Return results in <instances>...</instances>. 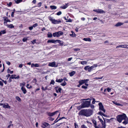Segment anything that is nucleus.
Returning <instances> with one entry per match:
<instances>
[{
    "label": "nucleus",
    "instance_id": "1",
    "mask_svg": "<svg viewBox=\"0 0 128 128\" xmlns=\"http://www.w3.org/2000/svg\"><path fill=\"white\" fill-rule=\"evenodd\" d=\"M93 111L90 109H83L80 111L78 114L80 116H84L86 117L90 116L92 114Z\"/></svg>",
    "mask_w": 128,
    "mask_h": 128
},
{
    "label": "nucleus",
    "instance_id": "2",
    "mask_svg": "<svg viewBox=\"0 0 128 128\" xmlns=\"http://www.w3.org/2000/svg\"><path fill=\"white\" fill-rule=\"evenodd\" d=\"M128 118H127L125 114L123 113H121L120 114V122L122 120H124V121L122 122V123L126 125L128 123Z\"/></svg>",
    "mask_w": 128,
    "mask_h": 128
},
{
    "label": "nucleus",
    "instance_id": "3",
    "mask_svg": "<svg viewBox=\"0 0 128 128\" xmlns=\"http://www.w3.org/2000/svg\"><path fill=\"white\" fill-rule=\"evenodd\" d=\"M90 100L84 101L83 103L82 104L84 108H88L90 107V105L91 99L88 98L84 100Z\"/></svg>",
    "mask_w": 128,
    "mask_h": 128
},
{
    "label": "nucleus",
    "instance_id": "4",
    "mask_svg": "<svg viewBox=\"0 0 128 128\" xmlns=\"http://www.w3.org/2000/svg\"><path fill=\"white\" fill-rule=\"evenodd\" d=\"M91 120L92 123L94 124V127L95 128H102L100 121H98L97 122L96 120L94 119H92Z\"/></svg>",
    "mask_w": 128,
    "mask_h": 128
},
{
    "label": "nucleus",
    "instance_id": "5",
    "mask_svg": "<svg viewBox=\"0 0 128 128\" xmlns=\"http://www.w3.org/2000/svg\"><path fill=\"white\" fill-rule=\"evenodd\" d=\"M48 19L50 20L52 24H58L61 22V20H55L53 19L51 16H48Z\"/></svg>",
    "mask_w": 128,
    "mask_h": 128
},
{
    "label": "nucleus",
    "instance_id": "6",
    "mask_svg": "<svg viewBox=\"0 0 128 128\" xmlns=\"http://www.w3.org/2000/svg\"><path fill=\"white\" fill-rule=\"evenodd\" d=\"M63 32L61 31H59L57 32H54L53 34V36L54 37H56L57 38L59 37L60 36L63 35Z\"/></svg>",
    "mask_w": 128,
    "mask_h": 128
},
{
    "label": "nucleus",
    "instance_id": "7",
    "mask_svg": "<svg viewBox=\"0 0 128 128\" xmlns=\"http://www.w3.org/2000/svg\"><path fill=\"white\" fill-rule=\"evenodd\" d=\"M16 76L15 74H12V75L11 76H10L8 80V82H11L12 81V79H13L14 78L15 79H19L20 78V76L19 75L17 76L16 77H15V76Z\"/></svg>",
    "mask_w": 128,
    "mask_h": 128
},
{
    "label": "nucleus",
    "instance_id": "8",
    "mask_svg": "<svg viewBox=\"0 0 128 128\" xmlns=\"http://www.w3.org/2000/svg\"><path fill=\"white\" fill-rule=\"evenodd\" d=\"M60 63H57L56 64V62L54 61L52 62H50L48 64V66L52 67H57L58 66V64Z\"/></svg>",
    "mask_w": 128,
    "mask_h": 128
},
{
    "label": "nucleus",
    "instance_id": "9",
    "mask_svg": "<svg viewBox=\"0 0 128 128\" xmlns=\"http://www.w3.org/2000/svg\"><path fill=\"white\" fill-rule=\"evenodd\" d=\"M98 105L99 106V110H100L102 111L104 113L105 112L106 110L104 108V106L102 103L100 102L98 103Z\"/></svg>",
    "mask_w": 128,
    "mask_h": 128
},
{
    "label": "nucleus",
    "instance_id": "10",
    "mask_svg": "<svg viewBox=\"0 0 128 128\" xmlns=\"http://www.w3.org/2000/svg\"><path fill=\"white\" fill-rule=\"evenodd\" d=\"M98 118L99 120L102 124V126H101L102 127V128H105L106 126L105 122L104 121V122L102 119L100 118L99 116H98Z\"/></svg>",
    "mask_w": 128,
    "mask_h": 128
},
{
    "label": "nucleus",
    "instance_id": "11",
    "mask_svg": "<svg viewBox=\"0 0 128 128\" xmlns=\"http://www.w3.org/2000/svg\"><path fill=\"white\" fill-rule=\"evenodd\" d=\"M93 11L98 14H104L105 13V12L102 9H98L94 10Z\"/></svg>",
    "mask_w": 128,
    "mask_h": 128
},
{
    "label": "nucleus",
    "instance_id": "12",
    "mask_svg": "<svg viewBox=\"0 0 128 128\" xmlns=\"http://www.w3.org/2000/svg\"><path fill=\"white\" fill-rule=\"evenodd\" d=\"M58 112V111H55L53 112H48L47 113V114L48 116H52L54 115H55Z\"/></svg>",
    "mask_w": 128,
    "mask_h": 128
},
{
    "label": "nucleus",
    "instance_id": "13",
    "mask_svg": "<svg viewBox=\"0 0 128 128\" xmlns=\"http://www.w3.org/2000/svg\"><path fill=\"white\" fill-rule=\"evenodd\" d=\"M78 82L79 83V84L78 85H77V86L78 88L80 87L81 85L84 84L83 80H79Z\"/></svg>",
    "mask_w": 128,
    "mask_h": 128
},
{
    "label": "nucleus",
    "instance_id": "14",
    "mask_svg": "<svg viewBox=\"0 0 128 128\" xmlns=\"http://www.w3.org/2000/svg\"><path fill=\"white\" fill-rule=\"evenodd\" d=\"M56 42H58L60 44L58 45V46H62L64 45V42L60 40H56Z\"/></svg>",
    "mask_w": 128,
    "mask_h": 128
},
{
    "label": "nucleus",
    "instance_id": "15",
    "mask_svg": "<svg viewBox=\"0 0 128 128\" xmlns=\"http://www.w3.org/2000/svg\"><path fill=\"white\" fill-rule=\"evenodd\" d=\"M4 23H7L8 22H11L10 20H9L8 17H4Z\"/></svg>",
    "mask_w": 128,
    "mask_h": 128
},
{
    "label": "nucleus",
    "instance_id": "16",
    "mask_svg": "<svg viewBox=\"0 0 128 128\" xmlns=\"http://www.w3.org/2000/svg\"><path fill=\"white\" fill-rule=\"evenodd\" d=\"M56 40H48L47 42V43H56Z\"/></svg>",
    "mask_w": 128,
    "mask_h": 128
},
{
    "label": "nucleus",
    "instance_id": "17",
    "mask_svg": "<svg viewBox=\"0 0 128 128\" xmlns=\"http://www.w3.org/2000/svg\"><path fill=\"white\" fill-rule=\"evenodd\" d=\"M3 108H10V106H9L8 103H6V104H4L3 106Z\"/></svg>",
    "mask_w": 128,
    "mask_h": 128
},
{
    "label": "nucleus",
    "instance_id": "18",
    "mask_svg": "<svg viewBox=\"0 0 128 128\" xmlns=\"http://www.w3.org/2000/svg\"><path fill=\"white\" fill-rule=\"evenodd\" d=\"M21 90L23 92V93L25 94L27 92V91L26 90L25 88L23 86H22L21 88Z\"/></svg>",
    "mask_w": 128,
    "mask_h": 128
},
{
    "label": "nucleus",
    "instance_id": "19",
    "mask_svg": "<svg viewBox=\"0 0 128 128\" xmlns=\"http://www.w3.org/2000/svg\"><path fill=\"white\" fill-rule=\"evenodd\" d=\"M75 73L76 72L75 71H72L69 73V74L70 76H73Z\"/></svg>",
    "mask_w": 128,
    "mask_h": 128
},
{
    "label": "nucleus",
    "instance_id": "20",
    "mask_svg": "<svg viewBox=\"0 0 128 128\" xmlns=\"http://www.w3.org/2000/svg\"><path fill=\"white\" fill-rule=\"evenodd\" d=\"M84 108V107L83 106H82V104L80 105L77 106V108L78 110H80L82 109V108Z\"/></svg>",
    "mask_w": 128,
    "mask_h": 128
},
{
    "label": "nucleus",
    "instance_id": "21",
    "mask_svg": "<svg viewBox=\"0 0 128 128\" xmlns=\"http://www.w3.org/2000/svg\"><path fill=\"white\" fill-rule=\"evenodd\" d=\"M47 35L48 37V38H51L53 36V34H52L50 32H48Z\"/></svg>",
    "mask_w": 128,
    "mask_h": 128
},
{
    "label": "nucleus",
    "instance_id": "22",
    "mask_svg": "<svg viewBox=\"0 0 128 128\" xmlns=\"http://www.w3.org/2000/svg\"><path fill=\"white\" fill-rule=\"evenodd\" d=\"M83 40L86 41H88V42H90L91 41V39L90 38H84L83 39Z\"/></svg>",
    "mask_w": 128,
    "mask_h": 128
},
{
    "label": "nucleus",
    "instance_id": "23",
    "mask_svg": "<svg viewBox=\"0 0 128 128\" xmlns=\"http://www.w3.org/2000/svg\"><path fill=\"white\" fill-rule=\"evenodd\" d=\"M63 80L62 78L61 79H59L58 80L57 79L56 80V82H58L60 83L62 82L63 81Z\"/></svg>",
    "mask_w": 128,
    "mask_h": 128
},
{
    "label": "nucleus",
    "instance_id": "24",
    "mask_svg": "<svg viewBox=\"0 0 128 128\" xmlns=\"http://www.w3.org/2000/svg\"><path fill=\"white\" fill-rule=\"evenodd\" d=\"M71 32H72V34H70V36H71V37H75L76 36V34H75L74 33V32H73L72 31Z\"/></svg>",
    "mask_w": 128,
    "mask_h": 128
},
{
    "label": "nucleus",
    "instance_id": "25",
    "mask_svg": "<svg viewBox=\"0 0 128 128\" xmlns=\"http://www.w3.org/2000/svg\"><path fill=\"white\" fill-rule=\"evenodd\" d=\"M7 26L8 28H14V26L12 24H10V25H7Z\"/></svg>",
    "mask_w": 128,
    "mask_h": 128
},
{
    "label": "nucleus",
    "instance_id": "26",
    "mask_svg": "<svg viewBox=\"0 0 128 128\" xmlns=\"http://www.w3.org/2000/svg\"><path fill=\"white\" fill-rule=\"evenodd\" d=\"M15 1V2L17 4H18L20 3L21 2L22 0H14Z\"/></svg>",
    "mask_w": 128,
    "mask_h": 128
},
{
    "label": "nucleus",
    "instance_id": "27",
    "mask_svg": "<svg viewBox=\"0 0 128 128\" xmlns=\"http://www.w3.org/2000/svg\"><path fill=\"white\" fill-rule=\"evenodd\" d=\"M68 6H67V4H66L65 5H64V6L60 7V8L64 9H65Z\"/></svg>",
    "mask_w": 128,
    "mask_h": 128
},
{
    "label": "nucleus",
    "instance_id": "28",
    "mask_svg": "<svg viewBox=\"0 0 128 128\" xmlns=\"http://www.w3.org/2000/svg\"><path fill=\"white\" fill-rule=\"evenodd\" d=\"M50 7L52 10H55L57 8L56 6H51Z\"/></svg>",
    "mask_w": 128,
    "mask_h": 128
},
{
    "label": "nucleus",
    "instance_id": "29",
    "mask_svg": "<svg viewBox=\"0 0 128 128\" xmlns=\"http://www.w3.org/2000/svg\"><path fill=\"white\" fill-rule=\"evenodd\" d=\"M118 121L120 123V114H119L116 117Z\"/></svg>",
    "mask_w": 128,
    "mask_h": 128
},
{
    "label": "nucleus",
    "instance_id": "30",
    "mask_svg": "<svg viewBox=\"0 0 128 128\" xmlns=\"http://www.w3.org/2000/svg\"><path fill=\"white\" fill-rule=\"evenodd\" d=\"M14 72L13 71H10V70L9 69V68H8V73H10V74H12Z\"/></svg>",
    "mask_w": 128,
    "mask_h": 128
},
{
    "label": "nucleus",
    "instance_id": "31",
    "mask_svg": "<svg viewBox=\"0 0 128 128\" xmlns=\"http://www.w3.org/2000/svg\"><path fill=\"white\" fill-rule=\"evenodd\" d=\"M66 83L65 81H64V82H63L60 84V85L62 86H65L66 84Z\"/></svg>",
    "mask_w": 128,
    "mask_h": 128
},
{
    "label": "nucleus",
    "instance_id": "32",
    "mask_svg": "<svg viewBox=\"0 0 128 128\" xmlns=\"http://www.w3.org/2000/svg\"><path fill=\"white\" fill-rule=\"evenodd\" d=\"M28 37L24 38L22 40V41L24 42H25L28 40Z\"/></svg>",
    "mask_w": 128,
    "mask_h": 128
},
{
    "label": "nucleus",
    "instance_id": "33",
    "mask_svg": "<svg viewBox=\"0 0 128 128\" xmlns=\"http://www.w3.org/2000/svg\"><path fill=\"white\" fill-rule=\"evenodd\" d=\"M16 98L17 100L19 102H20L21 101V98L18 96H16Z\"/></svg>",
    "mask_w": 128,
    "mask_h": 128
},
{
    "label": "nucleus",
    "instance_id": "34",
    "mask_svg": "<svg viewBox=\"0 0 128 128\" xmlns=\"http://www.w3.org/2000/svg\"><path fill=\"white\" fill-rule=\"evenodd\" d=\"M114 118H112L110 119H106V121L107 122H110V121L111 120H112L114 119Z\"/></svg>",
    "mask_w": 128,
    "mask_h": 128
},
{
    "label": "nucleus",
    "instance_id": "35",
    "mask_svg": "<svg viewBox=\"0 0 128 128\" xmlns=\"http://www.w3.org/2000/svg\"><path fill=\"white\" fill-rule=\"evenodd\" d=\"M81 64H82L83 65H84L85 64H86L87 62L86 61H83L81 62Z\"/></svg>",
    "mask_w": 128,
    "mask_h": 128
},
{
    "label": "nucleus",
    "instance_id": "36",
    "mask_svg": "<svg viewBox=\"0 0 128 128\" xmlns=\"http://www.w3.org/2000/svg\"><path fill=\"white\" fill-rule=\"evenodd\" d=\"M82 89H84L85 90H86L88 88V87L87 86H84V85H82Z\"/></svg>",
    "mask_w": 128,
    "mask_h": 128
},
{
    "label": "nucleus",
    "instance_id": "37",
    "mask_svg": "<svg viewBox=\"0 0 128 128\" xmlns=\"http://www.w3.org/2000/svg\"><path fill=\"white\" fill-rule=\"evenodd\" d=\"M0 32V33L1 34V35L2 34H5L6 32V30H1V32Z\"/></svg>",
    "mask_w": 128,
    "mask_h": 128
},
{
    "label": "nucleus",
    "instance_id": "38",
    "mask_svg": "<svg viewBox=\"0 0 128 128\" xmlns=\"http://www.w3.org/2000/svg\"><path fill=\"white\" fill-rule=\"evenodd\" d=\"M37 82L36 79V78H34L32 81V82L34 83L35 84H36Z\"/></svg>",
    "mask_w": 128,
    "mask_h": 128
},
{
    "label": "nucleus",
    "instance_id": "39",
    "mask_svg": "<svg viewBox=\"0 0 128 128\" xmlns=\"http://www.w3.org/2000/svg\"><path fill=\"white\" fill-rule=\"evenodd\" d=\"M43 125L46 127H47L49 125V124L47 122H45Z\"/></svg>",
    "mask_w": 128,
    "mask_h": 128
},
{
    "label": "nucleus",
    "instance_id": "40",
    "mask_svg": "<svg viewBox=\"0 0 128 128\" xmlns=\"http://www.w3.org/2000/svg\"><path fill=\"white\" fill-rule=\"evenodd\" d=\"M74 128H78V126L76 122L74 123Z\"/></svg>",
    "mask_w": 128,
    "mask_h": 128
},
{
    "label": "nucleus",
    "instance_id": "41",
    "mask_svg": "<svg viewBox=\"0 0 128 128\" xmlns=\"http://www.w3.org/2000/svg\"><path fill=\"white\" fill-rule=\"evenodd\" d=\"M83 81L84 82V83H88V82L89 80L88 79H85L84 80H83Z\"/></svg>",
    "mask_w": 128,
    "mask_h": 128
},
{
    "label": "nucleus",
    "instance_id": "42",
    "mask_svg": "<svg viewBox=\"0 0 128 128\" xmlns=\"http://www.w3.org/2000/svg\"><path fill=\"white\" fill-rule=\"evenodd\" d=\"M89 67V66H86L85 67H84V69L86 70H88Z\"/></svg>",
    "mask_w": 128,
    "mask_h": 128
},
{
    "label": "nucleus",
    "instance_id": "43",
    "mask_svg": "<svg viewBox=\"0 0 128 128\" xmlns=\"http://www.w3.org/2000/svg\"><path fill=\"white\" fill-rule=\"evenodd\" d=\"M55 83V82L53 80H52L51 81V82H50V84H52L54 85Z\"/></svg>",
    "mask_w": 128,
    "mask_h": 128
},
{
    "label": "nucleus",
    "instance_id": "44",
    "mask_svg": "<svg viewBox=\"0 0 128 128\" xmlns=\"http://www.w3.org/2000/svg\"><path fill=\"white\" fill-rule=\"evenodd\" d=\"M36 39H34L32 41H31V42H32V44H34L36 43Z\"/></svg>",
    "mask_w": 128,
    "mask_h": 128
},
{
    "label": "nucleus",
    "instance_id": "45",
    "mask_svg": "<svg viewBox=\"0 0 128 128\" xmlns=\"http://www.w3.org/2000/svg\"><path fill=\"white\" fill-rule=\"evenodd\" d=\"M62 14L61 12L60 11L56 13V14L58 16H59L61 14Z\"/></svg>",
    "mask_w": 128,
    "mask_h": 128
},
{
    "label": "nucleus",
    "instance_id": "46",
    "mask_svg": "<svg viewBox=\"0 0 128 128\" xmlns=\"http://www.w3.org/2000/svg\"><path fill=\"white\" fill-rule=\"evenodd\" d=\"M103 114H104V113H103V112H101V111H100V112H99L98 113V114H99V115L101 116H102V115Z\"/></svg>",
    "mask_w": 128,
    "mask_h": 128
},
{
    "label": "nucleus",
    "instance_id": "47",
    "mask_svg": "<svg viewBox=\"0 0 128 128\" xmlns=\"http://www.w3.org/2000/svg\"><path fill=\"white\" fill-rule=\"evenodd\" d=\"M49 120H50L52 121L53 120H54V118H52L51 117H50L49 118Z\"/></svg>",
    "mask_w": 128,
    "mask_h": 128
},
{
    "label": "nucleus",
    "instance_id": "48",
    "mask_svg": "<svg viewBox=\"0 0 128 128\" xmlns=\"http://www.w3.org/2000/svg\"><path fill=\"white\" fill-rule=\"evenodd\" d=\"M38 26V24L37 23H36L35 24H34L32 26L33 27L35 28L37 26Z\"/></svg>",
    "mask_w": 128,
    "mask_h": 128
},
{
    "label": "nucleus",
    "instance_id": "49",
    "mask_svg": "<svg viewBox=\"0 0 128 128\" xmlns=\"http://www.w3.org/2000/svg\"><path fill=\"white\" fill-rule=\"evenodd\" d=\"M81 128H87V127L84 124L81 125Z\"/></svg>",
    "mask_w": 128,
    "mask_h": 128
},
{
    "label": "nucleus",
    "instance_id": "50",
    "mask_svg": "<svg viewBox=\"0 0 128 128\" xmlns=\"http://www.w3.org/2000/svg\"><path fill=\"white\" fill-rule=\"evenodd\" d=\"M42 4V3L41 2H39L38 3V4L37 6H38L39 7H41V6Z\"/></svg>",
    "mask_w": 128,
    "mask_h": 128
},
{
    "label": "nucleus",
    "instance_id": "51",
    "mask_svg": "<svg viewBox=\"0 0 128 128\" xmlns=\"http://www.w3.org/2000/svg\"><path fill=\"white\" fill-rule=\"evenodd\" d=\"M126 45H120V48H126Z\"/></svg>",
    "mask_w": 128,
    "mask_h": 128
},
{
    "label": "nucleus",
    "instance_id": "52",
    "mask_svg": "<svg viewBox=\"0 0 128 128\" xmlns=\"http://www.w3.org/2000/svg\"><path fill=\"white\" fill-rule=\"evenodd\" d=\"M93 101L92 102V104H94L95 102V100L94 98H92Z\"/></svg>",
    "mask_w": 128,
    "mask_h": 128
},
{
    "label": "nucleus",
    "instance_id": "53",
    "mask_svg": "<svg viewBox=\"0 0 128 128\" xmlns=\"http://www.w3.org/2000/svg\"><path fill=\"white\" fill-rule=\"evenodd\" d=\"M120 26V22H118L117 24L115 25V26Z\"/></svg>",
    "mask_w": 128,
    "mask_h": 128
},
{
    "label": "nucleus",
    "instance_id": "54",
    "mask_svg": "<svg viewBox=\"0 0 128 128\" xmlns=\"http://www.w3.org/2000/svg\"><path fill=\"white\" fill-rule=\"evenodd\" d=\"M34 66L35 67H38L40 66L38 64H34Z\"/></svg>",
    "mask_w": 128,
    "mask_h": 128
},
{
    "label": "nucleus",
    "instance_id": "55",
    "mask_svg": "<svg viewBox=\"0 0 128 128\" xmlns=\"http://www.w3.org/2000/svg\"><path fill=\"white\" fill-rule=\"evenodd\" d=\"M58 91L59 92L61 93V90H62V88H58Z\"/></svg>",
    "mask_w": 128,
    "mask_h": 128
},
{
    "label": "nucleus",
    "instance_id": "56",
    "mask_svg": "<svg viewBox=\"0 0 128 128\" xmlns=\"http://www.w3.org/2000/svg\"><path fill=\"white\" fill-rule=\"evenodd\" d=\"M33 26H30L29 27V29L30 30H32L33 29Z\"/></svg>",
    "mask_w": 128,
    "mask_h": 128
},
{
    "label": "nucleus",
    "instance_id": "57",
    "mask_svg": "<svg viewBox=\"0 0 128 128\" xmlns=\"http://www.w3.org/2000/svg\"><path fill=\"white\" fill-rule=\"evenodd\" d=\"M107 89V91L108 92H110L111 91V88H107L106 89Z\"/></svg>",
    "mask_w": 128,
    "mask_h": 128
},
{
    "label": "nucleus",
    "instance_id": "58",
    "mask_svg": "<svg viewBox=\"0 0 128 128\" xmlns=\"http://www.w3.org/2000/svg\"><path fill=\"white\" fill-rule=\"evenodd\" d=\"M25 83L24 82L21 83L20 84L21 85L23 86L25 85Z\"/></svg>",
    "mask_w": 128,
    "mask_h": 128
},
{
    "label": "nucleus",
    "instance_id": "59",
    "mask_svg": "<svg viewBox=\"0 0 128 128\" xmlns=\"http://www.w3.org/2000/svg\"><path fill=\"white\" fill-rule=\"evenodd\" d=\"M96 66L94 65L92 66H91L90 67L91 68V69L92 70L94 67H96Z\"/></svg>",
    "mask_w": 128,
    "mask_h": 128
},
{
    "label": "nucleus",
    "instance_id": "60",
    "mask_svg": "<svg viewBox=\"0 0 128 128\" xmlns=\"http://www.w3.org/2000/svg\"><path fill=\"white\" fill-rule=\"evenodd\" d=\"M12 2H10L8 4V5L9 6H10L12 5Z\"/></svg>",
    "mask_w": 128,
    "mask_h": 128
},
{
    "label": "nucleus",
    "instance_id": "61",
    "mask_svg": "<svg viewBox=\"0 0 128 128\" xmlns=\"http://www.w3.org/2000/svg\"><path fill=\"white\" fill-rule=\"evenodd\" d=\"M0 85L2 86H3V83L2 82L0 81Z\"/></svg>",
    "mask_w": 128,
    "mask_h": 128
},
{
    "label": "nucleus",
    "instance_id": "62",
    "mask_svg": "<svg viewBox=\"0 0 128 128\" xmlns=\"http://www.w3.org/2000/svg\"><path fill=\"white\" fill-rule=\"evenodd\" d=\"M80 50V49L79 48H75L74 49V50L75 51H79Z\"/></svg>",
    "mask_w": 128,
    "mask_h": 128
},
{
    "label": "nucleus",
    "instance_id": "63",
    "mask_svg": "<svg viewBox=\"0 0 128 128\" xmlns=\"http://www.w3.org/2000/svg\"><path fill=\"white\" fill-rule=\"evenodd\" d=\"M92 70V69H91V68H90V66H89V67L88 68V72H90Z\"/></svg>",
    "mask_w": 128,
    "mask_h": 128
},
{
    "label": "nucleus",
    "instance_id": "64",
    "mask_svg": "<svg viewBox=\"0 0 128 128\" xmlns=\"http://www.w3.org/2000/svg\"><path fill=\"white\" fill-rule=\"evenodd\" d=\"M14 12H12L11 14V16L12 17H14Z\"/></svg>",
    "mask_w": 128,
    "mask_h": 128
}]
</instances>
